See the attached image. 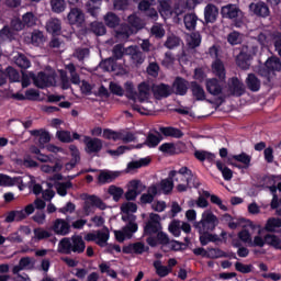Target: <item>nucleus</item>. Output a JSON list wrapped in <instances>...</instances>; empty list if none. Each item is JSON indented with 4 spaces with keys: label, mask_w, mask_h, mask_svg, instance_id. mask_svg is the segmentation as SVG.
<instances>
[{
    "label": "nucleus",
    "mask_w": 281,
    "mask_h": 281,
    "mask_svg": "<svg viewBox=\"0 0 281 281\" xmlns=\"http://www.w3.org/2000/svg\"><path fill=\"white\" fill-rule=\"evenodd\" d=\"M281 71V60L278 56L268 57L263 64H259L257 67L258 76L266 78L268 82H271L273 78Z\"/></svg>",
    "instance_id": "nucleus-1"
},
{
    "label": "nucleus",
    "mask_w": 281,
    "mask_h": 281,
    "mask_svg": "<svg viewBox=\"0 0 281 281\" xmlns=\"http://www.w3.org/2000/svg\"><path fill=\"white\" fill-rule=\"evenodd\" d=\"M222 19H229L234 27H243V10L236 4H226L221 9Z\"/></svg>",
    "instance_id": "nucleus-2"
},
{
    "label": "nucleus",
    "mask_w": 281,
    "mask_h": 281,
    "mask_svg": "<svg viewBox=\"0 0 281 281\" xmlns=\"http://www.w3.org/2000/svg\"><path fill=\"white\" fill-rule=\"evenodd\" d=\"M218 217L214 215L212 211H206L202 213V218L200 222H195L193 227L198 229V232H214L216 227H218Z\"/></svg>",
    "instance_id": "nucleus-3"
},
{
    "label": "nucleus",
    "mask_w": 281,
    "mask_h": 281,
    "mask_svg": "<svg viewBox=\"0 0 281 281\" xmlns=\"http://www.w3.org/2000/svg\"><path fill=\"white\" fill-rule=\"evenodd\" d=\"M161 229H164L161 226V216L157 213H150L148 221L144 225V236H148L149 238L161 232Z\"/></svg>",
    "instance_id": "nucleus-4"
},
{
    "label": "nucleus",
    "mask_w": 281,
    "mask_h": 281,
    "mask_svg": "<svg viewBox=\"0 0 281 281\" xmlns=\"http://www.w3.org/2000/svg\"><path fill=\"white\" fill-rule=\"evenodd\" d=\"M31 78L33 80V85H35L37 89H47L48 87H54L56 83V74L40 71L37 76L31 74Z\"/></svg>",
    "instance_id": "nucleus-5"
},
{
    "label": "nucleus",
    "mask_w": 281,
    "mask_h": 281,
    "mask_svg": "<svg viewBox=\"0 0 281 281\" xmlns=\"http://www.w3.org/2000/svg\"><path fill=\"white\" fill-rule=\"evenodd\" d=\"M67 21L69 25H72L74 27H85V12H82V9L80 8H71L67 14Z\"/></svg>",
    "instance_id": "nucleus-6"
},
{
    "label": "nucleus",
    "mask_w": 281,
    "mask_h": 281,
    "mask_svg": "<svg viewBox=\"0 0 281 281\" xmlns=\"http://www.w3.org/2000/svg\"><path fill=\"white\" fill-rule=\"evenodd\" d=\"M178 175L180 177V181H186L188 186L191 188H201V182H199V178L190 170L188 167H181L178 170Z\"/></svg>",
    "instance_id": "nucleus-7"
},
{
    "label": "nucleus",
    "mask_w": 281,
    "mask_h": 281,
    "mask_svg": "<svg viewBox=\"0 0 281 281\" xmlns=\"http://www.w3.org/2000/svg\"><path fill=\"white\" fill-rule=\"evenodd\" d=\"M93 207H98V210H106V203H104L98 195H88L87 201L83 204L86 216H89V214L93 212Z\"/></svg>",
    "instance_id": "nucleus-8"
},
{
    "label": "nucleus",
    "mask_w": 281,
    "mask_h": 281,
    "mask_svg": "<svg viewBox=\"0 0 281 281\" xmlns=\"http://www.w3.org/2000/svg\"><path fill=\"white\" fill-rule=\"evenodd\" d=\"M175 181H177V182L181 181L180 176H179V171L171 170L168 175V178L162 179L160 181V190L165 194H170L172 192V190L175 189Z\"/></svg>",
    "instance_id": "nucleus-9"
},
{
    "label": "nucleus",
    "mask_w": 281,
    "mask_h": 281,
    "mask_svg": "<svg viewBox=\"0 0 281 281\" xmlns=\"http://www.w3.org/2000/svg\"><path fill=\"white\" fill-rule=\"evenodd\" d=\"M146 243L149 247H159L160 245L161 249H164L165 247H168L170 236H168L164 231H159L156 233V236L147 237Z\"/></svg>",
    "instance_id": "nucleus-10"
},
{
    "label": "nucleus",
    "mask_w": 281,
    "mask_h": 281,
    "mask_svg": "<svg viewBox=\"0 0 281 281\" xmlns=\"http://www.w3.org/2000/svg\"><path fill=\"white\" fill-rule=\"evenodd\" d=\"M207 93L211 95H222L223 88L225 87V80L218 78H210L205 81Z\"/></svg>",
    "instance_id": "nucleus-11"
},
{
    "label": "nucleus",
    "mask_w": 281,
    "mask_h": 281,
    "mask_svg": "<svg viewBox=\"0 0 281 281\" xmlns=\"http://www.w3.org/2000/svg\"><path fill=\"white\" fill-rule=\"evenodd\" d=\"M83 144L88 155L98 154L102 150V139L98 137L83 136Z\"/></svg>",
    "instance_id": "nucleus-12"
},
{
    "label": "nucleus",
    "mask_w": 281,
    "mask_h": 281,
    "mask_svg": "<svg viewBox=\"0 0 281 281\" xmlns=\"http://www.w3.org/2000/svg\"><path fill=\"white\" fill-rule=\"evenodd\" d=\"M249 11L252 12L255 16H258L260 19H267V16L271 14L269 5H267V3H265L263 1L251 2L249 4Z\"/></svg>",
    "instance_id": "nucleus-13"
},
{
    "label": "nucleus",
    "mask_w": 281,
    "mask_h": 281,
    "mask_svg": "<svg viewBox=\"0 0 281 281\" xmlns=\"http://www.w3.org/2000/svg\"><path fill=\"white\" fill-rule=\"evenodd\" d=\"M127 56H131V60L135 67H140V65H144V61L146 60V55L139 50L137 46H130L126 49Z\"/></svg>",
    "instance_id": "nucleus-14"
},
{
    "label": "nucleus",
    "mask_w": 281,
    "mask_h": 281,
    "mask_svg": "<svg viewBox=\"0 0 281 281\" xmlns=\"http://www.w3.org/2000/svg\"><path fill=\"white\" fill-rule=\"evenodd\" d=\"M52 229L56 236H67L71 232V225L64 218H57L54 221Z\"/></svg>",
    "instance_id": "nucleus-15"
},
{
    "label": "nucleus",
    "mask_w": 281,
    "mask_h": 281,
    "mask_svg": "<svg viewBox=\"0 0 281 281\" xmlns=\"http://www.w3.org/2000/svg\"><path fill=\"white\" fill-rule=\"evenodd\" d=\"M149 247L146 246L142 241H136L134 244H128L127 246H123L122 251L123 254H136L137 256H142V254H146L149 251Z\"/></svg>",
    "instance_id": "nucleus-16"
},
{
    "label": "nucleus",
    "mask_w": 281,
    "mask_h": 281,
    "mask_svg": "<svg viewBox=\"0 0 281 281\" xmlns=\"http://www.w3.org/2000/svg\"><path fill=\"white\" fill-rule=\"evenodd\" d=\"M151 91L156 100H161V98H170V95H172V89L166 83L154 85L151 87Z\"/></svg>",
    "instance_id": "nucleus-17"
},
{
    "label": "nucleus",
    "mask_w": 281,
    "mask_h": 281,
    "mask_svg": "<svg viewBox=\"0 0 281 281\" xmlns=\"http://www.w3.org/2000/svg\"><path fill=\"white\" fill-rule=\"evenodd\" d=\"M229 92L232 95H235L236 98H240L241 95H245V83L238 79V77L231 78V83L228 85Z\"/></svg>",
    "instance_id": "nucleus-18"
},
{
    "label": "nucleus",
    "mask_w": 281,
    "mask_h": 281,
    "mask_svg": "<svg viewBox=\"0 0 281 281\" xmlns=\"http://www.w3.org/2000/svg\"><path fill=\"white\" fill-rule=\"evenodd\" d=\"M117 177H120V171L100 170L98 183L100 186H106V183H113Z\"/></svg>",
    "instance_id": "nucleus-19"
},
{
    "label": "nucleus",
    "mask_w": 281,
    "mask_h": 281,
    "mask_svg": "<svg viewBox=\"0 0 281 281\" xmlns=\"http://www.w3.org/2000/svg\"><path fill=\"white\" fill-rule=\"evenodd\" d=\"M218 19V7L215 4L209 3L204 8V21L207 24L216 23Z\"/></svg>",
    "instance_id": "nucleus-20"
},
{
    "label": "nucleus",
    "mask_w": 281,
    "mask_h": 281,
    "mask_svg": "<svg viewBox=\"0 0 281 281\" xmlns=\"http://www.w3.org/2000/svg\"><path fill=\"white\" fill-rule=\"evenodd\" d=\"M139 183H142L139 180L130 181V189L124 194L126 201H135V199L142 194V191H139Z\"/></svg>",
    "instance_id": "nucleus-21"
},
{
    "label": "nucleus",
    "mask_w": 281,
    "mask_h": 281,
    "mask_svg": "<svg viewBox=\"0 0 281 281\" xmlns=\"http://www.w3.org/2000/svg\"><path fill=\"white\" fill-rule=\"evenodd\" d=\"M212 71L218 80H227V71L225 70V64H223V60L215 59L212 64Z\"/></svg>",
    "instance_id": "nucleus-22"
},
{
    "label": "nucleus",
    "mask_w": 281,
    "mask_h": 281,
    "mask_svg": "<svg viewBox=\"0 0 281 281\" xmlns=\"http://www.w3.org/2000/svg\"><path fill=\"white\" fill-rule=\"evenodd\" d=\"M200 234V244L205 247L209 243H221V237L216 234H212V231H198Z\"/></svg>",
    "instance_id": "nucleus-23"
},
{
    "label": "nucleus",
    "mask_w": 281,
    "mask_h": 281,
    "mask_svg": "<svg viewBox=\"0 0 281 281\" xmlns=\"http://www.w3.org/2000/svg\"><path fill=\"white\" fill-rule=\"evenodd\" d=\"M177 95H186L190 88V82L182 77H177L173 81Z\"/></svg>",
    "instance_id": "nucleus-24"
},
{
    "label": "nucleus",
    "mask_w": 281,
    "mask_h": 281,
    "mask_svg": "<svg viewBox=\"0 0 281 281\" xmlns=\"http://www.w3.org/2000/svg\"><path fill=\"white\" fill-rule=\"evenodd\" d=\"M159 132L165 137H173L175 139H181L183 137V132L173 126H161L159 127Z\"/></svg>",
    "instance_id": "nucleus-25"
},
{
    "label": "nucleus",
    "mask_w": 281,
    "mask_h": 281,
    "mask_svg": "<svg viewBox=\"0 0 281 281\" xmlns=\"http://www.w3.org/2000/svg\"><path fill=\"white\" fill-rule=\"evenodd\" d=\"M104 25L110 30H115V27H120V23H122V19L117 16V14L113 12H108L103 16Z\"/></svg>",
    "instance_id": "nucleus-26"
},
{
    "label": "nucleus",
    "mask_w": 281,
    "mask_h": 281,
    "mask_svg": "<svg viewBox=\"0 0 281 281\" xmlns=\"http://www.w3.org/2000/svg\"><path fill=\"white\" fill-rule=\"evenodd\" d=\"M71 241H72V246H71L72 254H85V249H87V245L85 244L82 236L80 235L72 236Z\"/></svg>",
    "instance_id": "nucleus-27"
},
{
    "label": "nucleus",
    "mask_w": 281,
    "mask_h": 281,
    "mask_svg": "<svg viewBox=\"0 0 281 281\" xmlns=\"http://www.w3.org/2000/svg\"><path fill=\"white\" fill-rule=\"evenodd\" d=\"M190 87L194 100L198 102H203V100H205V90L203 87L196 81H191Z\"/></svg>",
    "instance_id": "nucleus-28"
},
{
    "label": "nucleus",
    "mask_w": 281,
    "mask_h": 281,
    "mask_svg": "<svg viewBox=\"0 0 281 281\" xmlns=\"http://www.w3.org/2000/svg\"><path fill=\"white\" fill-rule=\"evenodd\" d=\"M251 60V55L240 52L236 57V65L240 69L247 70L250 67L249 61Z\"/></svg>",
    "instance_id": "nucleus-29"
},
{
    "label": "nucleus",
    "mask_w": 281,
    "mask_h": 281,
    "mask_svg": "<svg viewBox=\"0 0 281 281\" xmlns=\"http://www.w3.org/2000/svg\"><path fill=\"white\" fill-rule=\"evenodd\" d=\"M196 21H199V16L195 13L186 14L183 18L186 30H189V32L196 30Z\"/></svg>",
    "instance_id": "nucleus-30"
},
{
    "label": "nucleus",
    "mask_w": 281,
    "mask_h": 281,
    "mask_svg": "<svg viewBox=\"0 0 281 281\" xmlns=\"http://www.w3.org/2000/svg\"><path fill=\"white\" fill-rule=\"evenodd\" d=\"M161 139H164L161 134L148 133V135L145 139V144L148 148H157L159 146V144H161Z\"/></svg>",
    "instance_id": "nucleus-31"
},
{
    "label": "nucleus",
    "mask_w": 281,
    "mask_h": 281,
    "mask_svg": "<svg viewBox=\"0 0 281 281\" xmlns=\"http://www.w3.org/2000/svg\"><path fill=\"white\" fill-rule=\"evenodd\" d=\"M246 85L252 93L260 91V79H258L254 74L248 75L246 78Z\"/></svg>",
    "instance_id": "nucleus-32"
},
{
    "label": "nucleus",
    "mask_w": 281,
    "mask_h": 281,
    "mask_svg": "<svg viewBox=\"0 0 281 281\" xmlns=\"http://www.w3.org/2000/svg\"><path fill=\"white\" fill-rule=\"evenodd\" d=\"M46 30L49 34H60V30H63V23L59 19H52L47 22Z\"/></svg>",
    "instance_id": "nucleus-33"
},
{
    "label": "nucleus",
    "mask_w": 281,
    "mask_h": 281,
    "mask_svg": "<svg viewBox=\"0 0 281 281\" xmlns=\"http://www.w3.org/2000/svg\"><path fill=\"white\" fill-rule=\"evenodd\" d=\"M33 233L35 243H41V240H47V238H52L53 236L52 232L43 227L34 228Z\"/></svg>",
    "instance_id": "nucleus-34"
},
{
    "label": "nucleus",
    "mask_w": 281,
    "mask_h": 281,
    "mask_svg": "<svg viewBox=\"0 0 281 281\" xmlns=\"http://www.w3.org/2000/svg\"><path fill=\"white\" fill-rule=\"evenodd\" d=\"M89 30L95 36H104L106 34V25L102 22L94 21L90 23Z\"/></svg>",
    "instance_id": "nucleus-35"
},
{
    "label": "nucleus",
    "mask_w": 281,
    "mask_h": 281,
    "mask_svg": "<svg viewBox=\"0 0 281 281\" xmlns=\"http://www.w3.org/2000/svg\"><path fill=\"white\" fill-rule=\"evenodd\" d=\"M102 5V0H89L87 2V10L90 16L98 18V12H100V8Z\"/></svg>",
    "instance_id": "nucleus-36"
},
{
    "label": "nucleus",
    "mask_w": 281,
    "mask_h": 281,
    "mask_svg": "<svg viewBox=\"0 0 281 281\" xmlns=\"http://www.w3.org/2000/svg\"><path fill=\"white\" fill-rule=\"evenodd\" d=\"M232 159H234L235 161H238L239 164H243L245 170H248V168H250L251 166V156H249V154L245 151L238 155H233Z\"/></svg>",
    "instance_id": "nucleus-37"
},
{
    "label": "nucleus",
    "mask_w": 281,
    "mask_h": 281,
    "mask_svg": "<svg viewBox=\"0 0 281 281\" xmlns=\"http://www.w3.org/2000/svg\"><path fill=\"white\" fill-rule=\"evenodd\" d=\"M194 157L198 159V161H209V164H212V161L216 159V155L205 150H195Z\"/></svg>",
    "instance_id": "nucleus-38"
},
{
    "label": "nucleus",
    "mask_w": 281,
    "mask_h": 281,
    "mask_svg": "<svg viewBox=\"0 0 281 281\" xmlns=\"http://www.w3.org/2000/svg\"><path fill=\"white\" fill-rule=\"evenodd\" d=\"M280 227H281V218L270 217L266 222L265 231L273 234L276 233V229H280Z\"/></svg>",
    "instance_id": "nucleus-39"
},
{
    "label": "nucleus",
    "mask_w": 281,
    "mask_h": 281,
    "mask_svg": "<svg viewBox=\"0 0 281 281\" xmlns=\"http://www.w3.org/2000/svg\"><path fill=\"white\" fill-rule=\"evenodd\" d=\"M216 168L217 170H220V172H222L223 179L225 181H232V178L234 177V171H232V169H229L228 167H226L223 161L217 160L216 161Z\"/></svg>",
    "instance_id": "nucleus-40"
},
{
    "label": "nucleus",
    "mask_w": 281,
    "mask_h": 281,
    "mask_svg": "<svg viewBox=\"0 0 281 281\" xmlns=\"http://www.w3.org/2000/svg\"><path fill=\"white\" fill-rule=\"evenodd\" d=\"M266 245L279 249L281 251V238L278 235L267 234L265 235Z\"/></svg>",
    "instance_id": "nucleus-41"
},
{
    "label": "nucleus",
    "mask_w": 281,
    "mask_h": 281,
    "mask_svg": "<svg viewBox=\"0 0 281 281\" xmlns=\"http://www.w3.org/2000/svg\"><path fill=\"white\" fill-rule=\"evenodd\" d=\"M156 276L159 278H166L172 273V269L168 268L167 266L161 265V261H156L154 263Z\"/></svg>",
    "instance_id": "nucleus-42"
},
{
    "label": "nucleus",
    "mask_w": 281,
    "mask_h": 281,
    "mask_svg": "<svg viewBox=\"0 0 281 281\" xmlns=\"http://www.w3.org/2000/svg\"><path fill=\"white\" fill-rule=\"evenodd\" d=\"M108 193L110 194V196L113 198V201L117 203L120 199L124 196V189H122L121 187H116L115 184H112L109 187Z\"/></svg>",
    "instance_id": "nucleus-43"
},
{
    "label": "nucleus",
    "mask_w": 281,
    "mask_h": 281,
    "mask_svg": "<svg viewBox=\"0 0 281 281\" xmlns=\"http://www.w3.org/2000/svg\"><path fill=\"white\" fill-rule=\"evenodd\" d=\"M103 138L104 139H112L113 142H120L122 140V130L113 131L111 128H104L103 130Z\"/></svg>",
    "instance_id": "nucleus-44"
},
{
    "label": "nucleus",
    "mask_w": 281,
    "mask_h": 281,
    "mask_svg": "<svg viewBox=\"0 0 281 281\" xmlns=\"http://www.w3.org/2000/svg\"><path fill=\"white\" fill-rule=\"evenodd\" d=\"M71 239L64 237L58 244L59 254H66L67 256H69V254H71Z\"/></svg>",
    "instance_id": "nucleus-45"
},
{
    "label": "nucleus",
    "mask_w": 281,
    "mask_h": 281,
    "mask_svg": "<svg viewBox=\"0 0 281 281\" xmlns=\"http://www.w3.org/2000/svg\"><path fill=\"white\" fill-rule=\"evenodd\" d=\"M127 23L131 25V27H134V30L144 29V22H142V18L137 16L135 13L128 15Z\"/></svg>",
    "instance_id": "nucleus-46"
},
{
    "label": "nucleus",
    "mask_w": 281,
    "mask_h": 281,
    "mask_svg": "<svg viewBox=\"0 0 281 281\" xmlns=\"http://www.w3.org/2000/svg\"><path fill=\"white\" fill-rule=\"evenodd\" d=\"M66 69L70 74V82L72 85H80V75L76 71V65H74V63H70L66 65Z\"/></svg>",
    "instance_id": "nucleus-47"
},
{
    "label": "nucleus",
    "mask_w": 281,
    "mask_h": 281,
    "mask_svg": "<svg viewBox=\"0 0 281 281\" xmlns=\"http://www.w3.org/2000/svg\"><path fill=\"white\" fill-rule=\"evenodd\" d=\"M101 69L105 71H117V61L115 58L109 57L101 63Z\"/></svg>",
    "instance_id": "nucleus-48"
},
{
    "label": "nucleus",
    "mask_w": 281,
    "mask_h": 281,
    "mask_svg": "<svg viewBox=\"0 0 281 281\" xmlns=\"http://www.w3.org/2000/svg\"><path fill=\"white\" fill-rule=\"evenodd\" d=\"M50 8L55 14H60L65 12V8H67V3L65 0H50Z\"/></svg>",
    "instance_id": "nucleus-49"
},
{
    "label": "nucleus",
    "mask_w": 281,
    "mask_h": 281,
    "mask_svg": "<svg viewBox=\"0 0 281 281\" xmlns=\"http://www.w3.org/2000/svg\"><path fill=\"white\" fill-rule=\"evenodd\" d=\"M15 65L20 69H30V67H32V61H30L25 55L20 54L18 57H15Z\"/></svg>",
    "instance_id": "nucleus-50"
},
{
    "label": "nucleus",
    "mask_w": 281,
    "mask_h": 281,
    "mask_svg": "<svg viewBox=\"0 0 281 281\" xmlns=\"http://www.w3.org/2000/svg\"><path fill=\"white\" fill-rule=\"evenodd\" d=\"M168 231L170 232V234H172V236H175L176 238H179V236H181V221L179 220L171 221V223L168 226Z\"/></svg>",
    "instance_id": "nucleus-51"
},
{
    "label": "nucleus",
    "mask_w": 281,
    "mask_h": 281,
    "mask_svg": "<svg viewBox=\"0 0 281 281\" xmlns=\"http://www.w3.org/2000/svg\"><path fill=\"white\" fill-rule=\"evenodd\" d=\"M160 153H164V155H169L172 157V155H177V146H175V143H164L159 146Z\"/></svg>",
    "instance_id": "nucleus-52"
},
{
    "label": "nucleus",
    "mask_w": 281,
    "mask_h": 281,
    "mask_svg": "<svg viewBox=\"0 0 281 281\" xmlns=\"http://www.w3.org/2000/svg\"><path fill=\"white\" fill-rule=\"evenodd\" d=\"M138 95L140 102H143V100H148V95H150V86L146 82L138 85Z\"/></svg>",
    "instance_id": "nucleus-53"
},
{
    "label": "nucleus",
    "mask_w": 281,
    "mask_h": 281,
    "mask_svg": "<svg viewBox=\"0 0 281 281\" xmlns=\"http://www.w3.org/2000/svg\"><path fill=\"white\" fill-rule=\"evenodd\" d=\"M109 238H110L109 231H106V232L98 231L97 232V241H95V244L99 247H106V243H109Z\"/></svg>",
    "instance_id": "nucleus-54"
},
{
    "label": "nucleus",
    "mask_w": 281,
    "mask_h": 281,
    "mask_svg": "<svg viewBox=\"0 0 281 281\" xmlns=\"http://www.w3.org/2000/svg\"><path fill=\"white\" fill-rule=\"evenodd\" d=\"M126 150H133V146L121 145L116 149H108L106 154L112 157H120V155H124Z\"/></svg>",
    "instance_id": "nucleus-55"
},
{
    "label": "nucleus",
    "mask_w": 281,
    "mask_h": 281,
    "mask_svg": "<svg viewBox=\"0 0 281 281\" xmlns=\"http://www.w3.org/2000/svg\"><path fill=\"white\" fill-rule=\"evenodd\" d=\"M137 229H139V225H137L136 222L127 223L123 226V232H125L128 239L133 238V234H136Z\"/></svg>",
    "instance_id": "nucleus-56"
},
{
    "label": "nucleus",
    "mask_w": 281,
    "mask_h": 281,
    "mask_svg": "<svg viewBox=\"0 0 281 281\" xmlns=\"http://www.w3.org/2000/svg\"><path fill=\"white\" fill-rule=\"evenodd\" d=\"M22 23H24V25L27 27H34V25H36V15H34L33 12H26L22 16Z\"/></svg>",
    "instance_id": "nucleus-57"
},
{
    "label": "nucleus",
    "mask_w": 281,
    "mask_h": 281,
    "mask_svg": "<svg viewBox=\"0 0 281 281\" xmlns=\"http://www.w3.org/2000/svg\"><path fill=\"white\" fill-rule=\"evenodd\" d=\"M112 58H114V60H122V58H124V45L123 44H116L114 45L113 49H112Z\"/></svg>",
    "instance_id": "nucleus-58"
},
{
    "label": "nucleus",
    "mask_w": 281,
    "mask_h": 281,
    "mask_svg": "<svg viewBox=\"0 0 281 281\" xmlns=\"http://www.w3.org/2000/svg\"><path fill=\"white\" fill-rule=\"evenodd\" d=\"M7 78H9L10 82H20L21 75L16 69L12 68V66H9L7 68Z\"/></svg>",
    "instance_id": "nucleus-59"
},
{
    "label": "nucleus",
    "mask_w": 281,
    "mask_h": 281,
    "mask_svg": "<svg viewBox=\"0 0 281 281\" xmlns=\"http://www.w3.org/2000/svg\"><path fill=\"white\" fill-rule=\"evenodd\" d=\"M56 135L63 144H71V142H74V138H71V132L69 131H58Z\"/></svg>",
    "instance_id": "nucleus-60"
},
{
    "label": "nucleus",
    "mask_w": 281,
    "mask_h": 281,
    "mask_svg": "<svg viewBox=\"0 0 281 281\" xmlns=\"http://www.w3.org/2000/svg\"><path fill=\"white\" fill-rule=\"evenodd\" d=\"M121 212H123V214H135V212H137V204L134 202H126L123 203L121 205Z\"/></svg>",
    "instance_id": "nucleus-61"
},
{
    "label": "nucleus",
    "mask_w": 281,
    "mask_h": 281,
    "mask_svg": "<svg viewBox=\"0 0 281 281\" xmlns=\"http://www.w3.org/2000/svg\"><path fill=\"white\" fill-rule=\"evenodd\" d=\"M14 31L12 27L5 25L0 30V36L2 38H8L9 41H14Z\"/></svg>",
    "instance_id": "nucleus-62"
},
{
    "label": "nucleus",
    "mask_w": 281,
    "mask_h": 281,
    "mask_svg": "<svg viewBox=\"0 0 281 281\" xmlns=\"http://www.w3.org/2000/svg\"><path fill=\"white\" fill-rule=\"evenodd\" d=\"M227 43L229 45H240V33L237 31H233L227 35Z\"/></svg>",
    "instance_id": "nucleus-63"
},
{
    "label": "nucleus",
    "mask_w": 281,
    "mask_h": 281,
    "mask_svg": "<svg viewBox=\"0 0 281 281\" xmlns=\"http://www.w3.org/2000/svg\"><path fill=\"white\" fill-rule=\"evenodd\" d=\"M179 45L180 40L177 36H169L165 42V47H167V49H175V47H179Z\"/></svg>",
    "instance_id": "nucleus-64"
}]
</instances>
